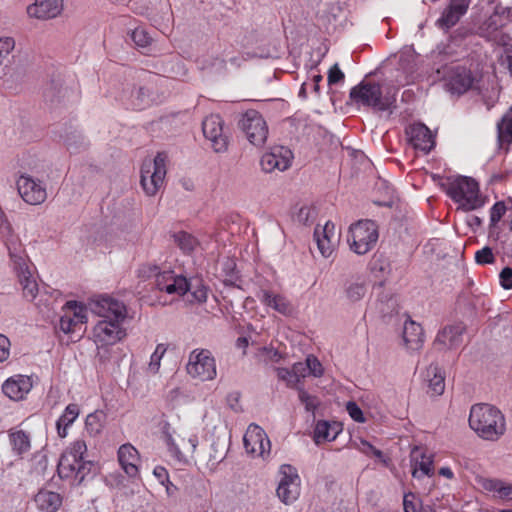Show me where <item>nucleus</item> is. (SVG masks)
I'll use <instances>...</instances> for the list:
<instances>
[{"label": "nucleus", "mask_w": 512, "mask_h": 512, "mask_svg": "<svg viewBox=\"0 0 512 512\" xmlns=\"http://www.w3.org/2000/svg\"><path fill=\"white\" fill-rule=\"evenodd\" d=\"M93 311L101 318L93 328L97 345H113L125 336L121 322L126 317V307L122 302L103 296L94 303Z\"/></svg>", "instance_id": "1"}, {"label": "nucleus", "mask_w": 512, "mask_h": 512, "mask_svg": "<svg viewBox=\"0 0 512 512\" xmlns=\"http://www.w3.org/2000/svg\"><path fill=\"white\" fill-rule=\"evenodd\" d=\"M470 428L483 440L498 441L506 432L504 414L495 406L478 403L471 407L469 414Z\"/></svg>", "instance_id": "2"}, {"label": "nucleus", "mask_w": 512, "mask_h": 512, "mask_svg": "<svg viewBox=\"0 0 512 512\" xmlns=\"http://www.w3.org/2000/svg\"><path fill=\"white\" fill-rule=\"evenodd\" d=\"M86 452L87 445L85 441H74L59 460L57 471L60 478H74L78 483H81L93 466L92 462L83 460Z\"/></svg>", "instance_id": "3"}, {"label": "nucleus", "mask_w": 512, "mask_h": 512, "mask_svg": "<svg viewBox=\"0 0 512 512\" xmlns=\"http://www.w3.org/2000/svg\"><path fill=\"white\" fill-rule=\"evenodd\" d=\"M446 193L463 211L479 209L485 203L480 195L478 183L469 177H457L449 182Z\"/></svg>", "instance_id": "4"}, {"label": "nucleus", "mask_w": 512, "mask_h": 512, "mask_svg": "<svg viewBox=\"0 0 512 512\" xmlns=\"http://www.w3.org/2000/svg\"><path fill=\"white\" fill-rule=\"evenodd\" d=\"M350 99L358 105L371 107L378 111L388 110L395 102V95L383 93L381 85L363 80L350 90Z\"/></svg>", "instance_id": "5"}, {"label": "nucleus", "mask_w": 512, "mask_h": 512, "mask_svg": "<svg viewBox=\"0 0 512 512\" xmlns=\"http://www.w3.org/2000/svg\"><path fill=\"white\" fill-rule=\"evenodd\" d=\"M378 238L376 223L372 220H360L350 226L347 241L354 253L365 255L375 247Z\"/></svg>", "instance_id": "6"}, {"label": "nucleus", "mask_w": 512, "mask_h": 512, "mask_svg": "<svg viewBox=\"0 0 512 512\" xmlns=\"http://www.w3.org/2000/svg\"><path fill=\"white\" fill-rule=\"evenodd\" d=\"M167 155L158 153L154 159H145L141 167V185L145 193L154 196L164 185Z\"/></svg>", "instance_id": "7"}, {"label": "nucleus", "mask_w": 512, "mask_h": 512, "mask_svg": "<svg viewBox=\"0 0 512 512\" xmlns=\"http://www.w3.org/2000/svg\"><path fill=\"white\" fill-rule=\"evenodd\" d=\"M186 371L192 378L213 380L217 375L215 358L207 349H194L189 355Z\"/></svg>", "instance_id": "8"}, {"label": "nucleus", "mask_w": 512, "mask_h": 512, "mask_svg": "<svg viewBox=\"0 0 512 512\" xmlns=\"http://www.w3.org/2000/svg\"><path fill=\"white\" fill-rule=\"evenodd\" d=\"M240 127L254 146L261 147L266 143L269 130L265 119L258 111H246L240 120Z\"/></svg>", "instance_id": "9"}, {"label": "nucleus", "mask_w": 512, "mask_h": 512, "mask_svg": "<svg viewBox=\"0 0 512 512\" xmlns=\"http://www.w3.org/2000/svg\"><path fill=\"white\" fill-rule=\"evenodd\" d=\"M202 130L215 152L221 153L227 150L229 138L224 129V121L219 115L211 114L207 116L203 120Z\"/></svg>", "instance_id": "10"}, {"label": "nucleus", "mask_w": 512, "mask_h": 512, "mask_svg": "<svg viewBox=\"0 0 512 512\" xmlns=\"http://www.w3.org/2000/svg\"><path fill=\"white\" fill-rule=\"evenodd\" d=\"M163 439L168 447V451L171 455L179 461L185 459V453L193 454L198 446V437L191 435L187 441L184 437L181 438V447L176 443L175 435L180 436L177 431L171 426L169 422H163L162 427Z\"/></svg>", "instance_id": "11"}, {"label": "nucleus", "mask_w": 512, "mask_h": 512, "mask_svg": "<svg viewBox=\"0 0 512 512\" xmlns=\"http://www.w3.org/2000/svg\"><path fill=\"white\" fill-rule=\"evenodd\" d=\"M281 479L277 488V496L286 505L296 501L300 495V477L291 465H283L280 469Z\"/></svg>", "instance_id": "12"}, {"label": "nucleus", "mask_w": 512, "mask_h": 512, "mask_svg": "<svg viewBox=\"0 0 512 512\" xmlns=\"http://www.w3.org/2000/svg\"><path fill=\"white\" fill-rule=\"evenodd\" d=\"M444 80L451 93L463 94L473 87L475 76L467 67L455 65L446 69Z\"/></svg>", "instance_id": "13"}, {"label": "nucleus", "mask_w": 512, "mask_h": 512, "mask_svg": "<svg viewBox=\"0 0 512 512\" xmlns=\"http://www.w3.org/2000/svg\"><path fill=\"white\" fill-rule=\"evenodd\" d=\"M87 321V309L77 302H68L65 312L60 318L59 327L64 333H74L81 331Z\"/></svg>", "instance_id": "14"}, {"label": "nucleus", "mask_w": 512, "mask_h": 512, "mask_svg": "<svg viewBox=\"0 0 512 512\" xmlns=\"http://www.w3.org/2000/svg\"><path fill=\"white\" fill-rule=\"evenodd\" d=\"M293 154L290 149L278 146L265 153L260 161L263 171L272 173L275 171H285L292 163Z\"/></svg>", "instance_id": "15"}, {"label": "nucleus", "mask_w": 512, "mask_h": 512, "mask_svg": "<svg viewBox=\"0 0 512 512\" xmlns=\"http://www.w3.org/2000/svg\"><path fill=\"white\" fill-rule=\"evenodd\" d=\"M244 447L247 453L263 457L270 451V441L264 430L258 425L251 424L244 434Z\"/></svg>", "instance_id": "16"}, {"label": "nucleus", "mask_w": 512, "mask_h": 512, "mask_svg": "<svg viewBox=\"0 0 512 512\" xmlns=\"http://www.w3.org/2000/svg\"><path fill=\"white\" fill-rule=\"evenodd\" d=\"M17 189L22 199L31 205L43 203L47 198V192L41 182L22 175L17 180Z\"/></svg>", "instance_id": "17"}, {"label": "nucleus", "mask_w": 512, "mask_h": 512, "mask_svg": "<svg viewBox=\"0 0 512 512\" xmlns=\"http://www.w3.org/2000/svg\"><path fill=\"white\" fill-rule=\"evenodd\" d=\"M317 247L323 257H330L336 249L340 234L334 223L327 221L323 227L317 226L314 231Z\"/></svg>", "instance_id": "18"}, {"label": "nucleus", "mask_w": 512, "mask_h": 512, "mask_svg": "<svg viewBox=\"0 0 512 512\" xmlns=\"http://www.w3.org/2000/svg\"><path fill=\"white\" fill-rule=\"evenodd\" d=\"M409 143L417 150L428 153L434 146V137L424 124L414 123L406 128Z\"/></svg>", "instance_id": "19"}, {"label": "nucleus", "mask_w": 512, "mask_h": 512, "mask_svg": "<svg viewBox=\"0 0 512 512\" xmlns=\"http://www.w3.org/2000/svg\"><path fill=\"white\" fill-rule=\"evenodd\" d=\"M465 327L462 324H456L444 327L435 339L434 345L438 349H454L462 343V336Z\"/></svg>", "instance_id": "20"}, {"label": "nucleus", "mask_w": 512, "mask_h": 512, "mask_svg": "<svg viewBox=\"0 0 512 512\" xmlns=\"http://www.w3.org/2000/svg\"><path fill=\"white\" fill-rule=\"evenodd\" d=\"M32 382L27 376L16 375L7 379L2 385L3 393L11 400H22L31 390Z\"/></svg>", "instance_id": "21"}, {"label": "nucleus", "mask_w": 512, "mask_h": 512, "mask_svg": "<svg viewBox=\"0 0 512 512\" xmlns=\"http://www.w3.org/2000/svg\"><path fill=\"white\" fill-rule=\"evenodd\" d=\"M468 6V0H452L437 20V25L442 29H450L467 12Z\"/></svg>", "instance_id": "22"}, {"label": "nucleus", "mask_w": 512, "mask_h": 512, "mask_svg": "<svg viewBox=\"0 0 512 512\" xmlns=\"http://www.w3.org/2000/svg\"><path fill=\"white\" fill-rule=\"evenodd\" d=\"M63 9V0H35L27 9L31 17L51 19L57 17Z\"/></svg>", "instance_id": "23"}, {"label": "nucleus", "mask_w": 512, "mask_h": 512, "mask_svg": "<svg viewBox=\"0 0 512 512\" xmlns=\"http://www.w3.org/2000/svg\"><path fill=\"white\" fill-rule=\"evenodd\" d=\"M118 460L127 475L138 474L139 453L131 444H124L118 450Z\"/></svg>", "instance_id": "24"}, {"label": "nucleus", "mask_w": 512, "mask_h": 512, "mask_svg": "<svg viewBox=\"0 0 512 512\" xmlns=\"http://www.w3.org/2000/svg\"><path fill=\"white\" fill-rule=\"evenodd\" d=\"M34 501L37 508L42 512H57L62 506L63 497L57 492L40 489L35 495Z\"/></svg>", "instance_id": "25"}, {"label": "nucleus", "mask_w": 512, "mask_h": 512, "mask_svg": "<svg viewBox=\"0 0 512 512\" xmlns=\"http://www.w3.org/2000/svg\"><path fill=\"white\" fill-rule=\"evenodd\" d=\"M403 341L409 350H419L424 343V332L421 325L411 319L407 320L403 328Z\"/></svg>", "instance_id": "26"}, {"label": "nucleus", "mask_w": 512, "mask_h": 512, "mask_svg": "<svg viewBox=\"0 0 512 512\" xmlns=\"http://www.w3.org/2000/svg\"><path fill=\"white\" fill-rule=\"evenodd\" d=\"M413 477L431 476L433 474V461L430 456L415 448L411 452Z\"/></svg>", "instance_id": "27"}, {"label": "nucleus", "mask_w": 512, "mask_h": 512, "mask_svg": "<svg viewBox=\"0 0 512 512\" xmlns=\"http://www.w3.org/2000/svg\"><path fill=\"white\" fill-rule=\"evenodd\" d=\"M259 297L263 304L283 315L292 313V306L290 302L281 294L275 293L271 290H262Z\"/></svg>", "instance_id": "28"}, {"label": "nucleus", "mask_w": 512, "mask_h": 512, "mask_svg": "<svg viewBox=\"0 0 512 512\" xmlns=\"http://www.w3.org/2000/svg\"><path fill=\"white\" fill-rule=\"evenodd\" d=\"M20 285L22 286L23 296L33 300L38 294V284L28 265L23 268L15 269Z\"/></svg>", "instance_id": "29"}, {"label": "nucleus", "mask_w": 512, "mask_h": 512, "mask_svg": "<svg viewBox=\"0 0 512 512\" xmlns=\"http://www.w3.org/2000/svg\"><path fill=\"white\" fill-rule=\"evenodd\" d=\"M341 432V427L338 423H329L327 421L317 422L314 429V441L317 445L326 442L333 441L337 435Z\"/></svg>", "instance_id": "30"}, {"label": "nucleus", "mask_w": 512, "mask_h": 512, "mask_svg": "<svg viewBox=\"0 0 512 512\" xmlns=\"http://www.w3.org/2000/svg\"><path fill=\"white\" fill-rule=\"evenodd\" d=\"M482 487L486 491L494 493V496L502 501H512V484L498 479H484Z\"/></svg>", "instance_id": "31"}, {"label": "nucleus", "mask_w": 512, "mask_h": 512, "mask_svg": "<svg viewBox=\"0 0 512 512\" xmlns=\"http://www.w3.org/2000/svg\"><path fill=\"white\" fill-rule=\"evenodd\" d=\"M428 393L431 396H439L445 390V377L437 366H429L427 369Z\"/></svg>", "instance_id": "32"}, {"label": "nucleus", "mask_w": 512, "mask_h": 512, "mask_svg": "<svg viewBox=\"0 0 512 512\" xmlns=\"http://www.w3.org/2000/svg\"><path fill=\"white\" fill-rule=\"evenodd\" d=\"M9 255L14 263V269L23 268L27 265L25 251L17 237L10 236L6 240Z\"/></svg>", "instance_id": "33"}, {"label": "nucleus", "mask_w": 512, "mask_h": 512, "mask_svg": "<svg viewBox=\"0 0 512 512\" xmlns=\"http://www.w3.org/2000/svg\"><path fill=\"white\" fill-rule=\"evenodd\" d=\"M80 409L77 404H69L57 421V430L60 437H65L67 428L77 419Z\"/></svg>", "instance_id": "34"}, {"label": "nucleus", "mask_w": 512, "mask_h": 512, "mask_svg": "<svg viewBox=\"0 0 512 512\" xmlns=\"http://www.w3.org/2000/svg\"><path fill=\"white\" fill-rule=\"evenodd\" d=\"M190 289L191 286L186 277L177 275L168 286H165V290L163 292L171 296L172 300H174L185 295Z\"/></svg>", "instance_id": "35"}, {"label": "nucleus", "mask_w": 512, "mask_h": 512, "mask_svg": "<svg viewBox=\"0 0 512 512\" xmlns=\"http://www.w3.org/2000/svg\"><path fill=\"white\" fill-rule=\"evenodd\" d=\"M498 139L501 145L512 142V108L506 112L498 124Z\"/></svg>", "instance_id": "36"}, {"label": "nucleus", "mask_w": 512, "mask_h": 512, "mask_svg": "<svg viewBox=\"0 0 512 512\" xmlns=\"http://www.w3.org/2000/svg\"><path fill=\"white\" fill-rule=\"evenodd\" d=\"M174 242L177 244V246L184 252V253H191L195 250V248L198 246L197 239L184 231L177 232L173 235Z\"/></svg>", "instance_id": "37"}, {"label": "nucleus", "mask_w": 512, "mask_h": 512, "mask_svg": "<svg viewBox=\"0 0 512 512\" xmlns=\"http://www.w3.org/2000/svg\"><path fill=\"white\" fill-rule=\"evenodd\" d=\"M9 438L17 454H23L30 449V439L24 431H12L9 434Z\"/></svg>", "instance_id": "38"}, {"label": "nucleus", "mask_w": 512, "mask_h": 512, "mask_svg": "<svg viewBox=\"0 0 512 512\" xmlns=\"http://www.w3.org/2000/svg\"><path fill=\"white\" fill-rule=\"evenodd\" d=\"M105 415L102 411H96L89 414L85 420V428L92 435H98L103 429Z\"/></svg>", "instance_id": "39"}, {"label": "nucleus", "mask_w": 512, "mask_h": 512, "mask_svg": "<svg viewBox=\"0 0 512 512\" xmlns=\"http://www.w3.org/2000/svg\"><path fill=\"white\" fill-rule=\"evenodd\" d=\"M367 292V287L364 282H352L346 289L345 294L350 302H357L361 300Z\"/></svg>", "instance_id": "40"}, {"label": "nucleus", "mask_w": 512, "mask_h": 512, "mask_svg": "<svg viewBox=\"0 0 512 512\" xmlns=\"http://www.w3.org/2000/svg\"><path fill=\"white\" fill-rule=\"evenodd\" d=\"M404 512H424L421 500L414 493H407L403 499Z\"/></svg>", "instance_id": "41"}, {"label": "nucleus", "mask_w": 512, "mask_h": 512, "mask_svg": "<svg viewBox=\"0 0 512 512\" xmlns=\"http://www.w3.org/2000/svg\"><path fill=\"white\" fill-rule=\"evenodd\" d=\"M131 38L136 46L142 47V48L149 46L152 42V37L142 27L135 28L132 31Z\"/></svg>", "instance_id": "42"}, {"label": "nucleus", "mask_w": 512, "mask_h": 512, "mask_svg": "<svg viewBox=\"0 0 512 512\" xmlns=\"http://www.w3.org/2000/svg\"><path fill=\"white\" fill-rule=\"evenodd\" d=\"M296 220L301 224H308L316 218V210L314 207L302 206L295 215Z\"/></svg>", "instance_id": "43"}, {"label": "nucleus", "mask_w": 512, "mask_h": 512, "mask_svg": "<svg viewBox=\"0 0 512 512\" xmlns=\"http://www.w3.org/2000/svg\"><path fill=\"white\" fill-rule=\"evenodd\" d=\"M475 261L479 265L493 264L495 262V255L492 249L486 246L476 251Z\"/></svg>", "instance_id": "44"}, {"label": "nucleus", "mask_w": 512, "mask_h": 512, "mask_svg": "<svg viewBox=\"0 0 512 512\" xmlns=\"http://www.w3.org/2000/svg\"><path fill=\"white\" fill-rule=\"evenodd\" d=\"M174 271L167 270L162 271L160 274L157 275V279L155 280V286L156 288L163 292L165 290V286H168L177 276Z\"/></svg>", "instance_id": "45"}, {"label": "nucleus", "mask_w": 512, "mask_h": 512, "mask_svg": "<svg viewBox=\"0 0 512 512\" xmlns=\"http://www.w3.org/2000/svg\"><path fill=\"white\" fill-rule=\"evenodd\" d=\"M167 348L164 344L157 345L154 353L151 355L150 363H149V370L152 373H156L159 370L160 367V361L165 354Z\"/></svg>", "instance_id": "46"}, {"label": "nucleus", "mask_w": 512, "mask_h": 512, "mask_svg": "<svg viewBox=\"0 0 512 512\" xmlns=\"http://www.w3.org/2000/svg\"><path fill=\"white\" fill-rule=\"evenodd\" d=\"M15 47V41L12 37L0 38V66L8 58Z\"/></svg>", "instance_id": "47"}, {"label": "nucleus", "mask_w": 512, "mask_h": 512, "mask_svg": "<svg viewBox=\"0 0 512 512\" xmlns=\"http://www.w3.org/2000/svg\"><path fill=\"white\" fill-rule=\"evenodd\" d=\"M160 268L157 266V265H154V264H142L137 273H138V277L143 279V280H146V279H149V278H152L154 277L155 280L157 279V275L160 274Z\"/></svg>", "instance_id": "48"}, {"label": "nucleus", "mask_w": 512, "mask_h": 512, "mask_svg": "<svg viewBox=\"0 0 512 512\" xmlns=\"http://www.w3.org/2000/svg\"><path fill=\"white\" fill-rule=\"evenodd\" d=\"M299 399L305 405L306 410L311 412H314L320 404L317 397L308 394L303 389L299 390Z\"/></svg>", "instance_id": "49"}, {"label": "nucleus", "mask_w": 512, "mask_h": 512, "mask_svg": "<svg viewBox=\"0 0 512 512\" xmlns=\"http://www.w3.org/2000/svg\"><path fill=\"white\" fill-rule=\"evenodd\" d=\"M506 213V206L504 202H496L490 210V222L492 226H495Z\"/></svg>", "instance_id": "50"}, {"label": "nucleus", "mask_w": 512, "mask_h": 512, "mask_svg": "<svg viewBox=\"0 0 512 512\" xmlns=\"http://www.w3.org/2000/svg\"><path fill=\"white\" fill-rule=\"evenodd\" d=\"M344 79H345L344 73L341 71L338 64H334L328 71V77H327L328 84L330 86L335 85V84L343 82Z\"/></svg>", "instance_id": "51"}, {"label": "nucleus", "mask_w": 512, "mask_h": 512, "mask_svg": "<svg viewBox=\"0 0 512 512\" xmlns=\"http://www.w3.org/2000/svg\"><path fill=\"white\" fill-rule=\"evenodd\" d=\"M305 363H306L309 374H312L313 376H316V377H319L322 375L323 368H322L321 363L319 362V360L316 357H314L312 355L308 356Z\"/></svg>", "instance_id": "52"}, {"label": "nucleus", "mask_w": 512, "mask_h": 512, "mask_svg": "<svg viewBox=\"0 0 512 512\" xmlns=\"http://www.w3.org/2000/svg\"><path fill=\"white\" fill-rule=\"evenodd\" d=\"M277 377L280 380H283L287 383L288 386H295L297 384V379H295V373L292 370L286 368H277L276 369Z\"/></svg>", "instance_id": "53"}, {"label": "nucleus", "mask_w": 512, "mask_h": 512, "mask_svg": "<svg viewBox=\"0 0 512 512\" xmlns=\"http://www.w3.org/2000/svg\"><path fill=\"white\" fill-rule=\"evenodd\" d=\"M346 410L354 421L358 423L365 422L363 412L355 402H348L346 405Z\"/></svg>", "instance_id": "54"}, {"label": "nucleus", "mask_w": 512, "mask_h": 512, "mask_svg": "<svg viewBox=\"0 0 512 512\" xmlns=\"http://www.w3.org/2000/svg\"><path fill=\"white\" fill-rule=\"evenodd\" d=\"M500 284L504 289L512 288V268L505 267L500 272Z\"/></svg>", "instance_id": "55"}, {"label": "nucleus", "mask_w": 512, "mask_h": 512, "mask_svg": "<svg viewBox=\"0 0 512 512\" xmlns=\"http://www.w3.org/2000/svg\"><path fill=\"white\" fill-rule=\"evenodd\" d=\"M207 294H208V290L207 288L200 284L198 286H196L193 291L191 292V295L193 297V300L198 302V303H204L206 302L207 300Z\"/></svg>", "instance_id": "56"}, {"label": "nucleus", "mask_w": 512, "mask_h": 512, "mask_svg": "<svg viewBox=\"0 0 512 512\" xmlns=\"http://www.w3.org/2000/svg\"><path fill=\"white\" fill-rule=\"evenodd\" d=\"M10 354V341L9 339L0 334V362H3L8 359Z\"/></svg>", "instance_id": "57"}, {"label": "nucleus", "mask_w": 512, "mask_h": 512, "mask_svg": "<svg viewBox=\"0 0 512 512\" xmlns=\"http://www.w3.org/2000/svg\"><path fill=\"white\" fill-rule=\"evenodd\" d=\"M292 369L295 373V379H297V383L301 377H305L307 374H309L306 363H295Z\"/></svg>", "instance_id": "58"}, {"label": "nucleus", "mask_w": 512, "mask_h": 512, "mask_svg": "<svg viewBox=\"0 0 512 512\" xmlns=\"http://www.w3.org/2000/svg\"><path fill=\"white\" fill-rule=\"evenodd\" d=\"M362 445H363V451L366 453V454H373L375 457L377 458H381L383 456V453L382 451H380L379 449L375 448L373 445H371L369 442L367 441H362Z\"/></svg>", "instance_id": "59"}, {"label": "nucleus", "mask_w": 512, "mask_h": 512, "mask_svg": "<svg viewBox=\"0 0 512 512\" xmlns=\"http://www.w3.org/2000/svg\"><path fill=\"white\" fill-rule=\"evenodd\" d=\"M503 64L506 65L512 76V46L505 48V53L503 57Z\"/></svg>", "instance_id": "60"}, {"label": "nucleus", "mask_w": 512, "mask_h": 512, "mask_svg": "<svg viewBox=\"0 0 512 512\" xmlns=\"http://www.w3.org/2000/svg\"><path fill=\"white\" fill-rule=\"evenodd\" d=\"M249 345V342H248V339L246 337H239L236 341V346L237 348L239 349H242L243 350V354L246 353V348L248 347Z\"/></svg>", "instance_id": "61"}, {"label": "nucleus", "mask_w": 512, "mask_h": 512, "mask_svg": "<svg viewBox=\"0 0 512 512\" xmlns=\"http://www.w3.org/2000/svg\"><path fill=\"white\" fill-rule=\"evenodd\" d=\"M322 76L320 74L318 75H315L313 77V82H314V85H313V89L314 91L319 94V91H320V82L322 81Z\"/></svg>", "instance_id": "62"}, {"label": "nucleus", "mask_w": 512, "mask_h": 512, "mask_svg": "<svg viewBox=\"0 0 512 512\" xmlns=\"http://www.w3.org/2000/svg\"><path fill=\"white\" fill-rule=\"evenodd\" d=\"M439 474L446 477V478H449L451 479L453 477V472L450 468L448 467H443L439 470Z\"/></svg>", "instance_id": "63"}, {"label": "nucleus", "mask_w": 512, "mask_h": 512, "mask_svg": "<svg viewBox=\"0 0 512 512\" xmlns=\"http://www.w3.org/2000/svg\"><path fill=\"white\" fill-rule=\"evenodd\" d=\"M299 96L302 97V98H306L307 97V92H306L305 84H303L301 86V89L299 91Z\"/></svg>", "instance_id": "64"}]
</instances>
